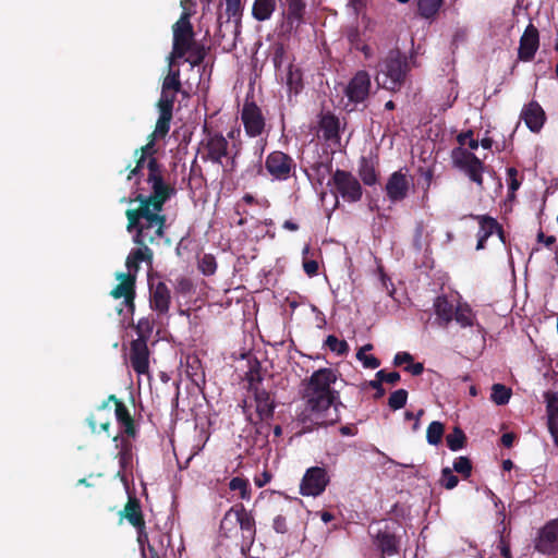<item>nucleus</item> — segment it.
<instances>
[{
	"instance_id": "nucleus-10",
	"label": "nucleus",
	"mask_w": 558,
	"mask_h": 558,
	"mask_svg": "<svg viewBox=\"0 0 558 558\" xmlns=\"http://www.w3.org/2000/svg\"><path fill=\"white\" fill-rule=\"evenodd\" d=\"M253 396L256 404V420L253 417L252 413L247 412V401L243 400L242 409L243 413L246 415V420L254 425L263 421L271 420L276 409L275 397L264 388L254 389Z\"/></svg>"
},
{
	"instance_id": "nucleus-37",
	"label": "nucleus",
	"mask_w": 558,
	"mask_h": 558,
	"mask_svg": "<svg viewBox=\"0 0 558 558\" xmlns=\"http://www.w3.org/2000/svg\"><path fill=\"white\" fill-rule=\"evenodd\" d=\"M359 175L365 185L372 186L377 183V172L374 165L363 157L359 166Z\"/></svg>"
},
{
	"instance_id": "nucleus-1",
	"label": "nucleus",
	"mask_w": 558,
	"mask_h": 558,
	"mask_svg": "<svg viewBox=\"0 0 558 558\" xmlns=\"http://www.w3.org/2000/svg\"><path fill=\"white\" fill-rule=\"evenodd\" d=\"M337 378L335 369L323 367L302 381L303 408L296 414V423L301 426L299 435L340 421L339 407L343 403L339 400V391L332 388Z\"/></svg>"
},
{
	"instance_id": "nucleus-17",
	"label": "nucleus",
	"mask_w": 558,
	"mask_h": 558,
	"mask_svg": "<svg viewBox=\"0 0 558 558\" xmlns=\"http://www.w3.org/2000/svg\"><path fill=\"white\" fill-rule=\"evenodd\" d=\"M116 279L119 280V284H117L110 292V295L113 299H124V304L131 314L135 311V275L134 274H125V272H117Z\"/></svg>"
},
{
	"instance_id": "nucleus-38",
	"label": "nucleus",
	"mask_w": 558,
	"mask_h": 558,
	"mask_svg": "<svg viewBox=\"0 0 558 558\" xmlns=\"http://www.w3.org/2000/svg\"><path fill=\"white\" fill-rule=\"evenodd\" d=\"M132 326L137 335L135 340H142L143 342L148 343L155 326L154 318L143 317L137 322V324H133Z\"/></svg>"
},
{
	"instance_id": "nucleus-53",
	"label": "nucleus",
	"mask_w": 558,
	"mask_h": 558,
	"mask_svg": "<svg viewBox=\"0 0 558 558\" xmlns=\"http://www.w3.org/2000/svg\"><path fill=\"white\" fill-rule=\"evenodd\" d=\"M472 461L464 456L458 457L453 461V470L461 474L463 478H469L472 474Z\"/></svg>"
},
{
	"instance_id": "nucleus-6",
	"label": "nucleus",
	"mask_w": 558,
	"mask_h": 558,
	"mask_svg": "<svg viewBox=\"0 0 558 558\" xmlns=\"http://www.w3.org/2000/svg\"><path fill=\"white\" fill-rule=\"evenodd\" d=\"M191 16V11H183L180 19L172 25L173 40L172 51L169 56L170 63L175 59L184 58L192 45L197 43Z\"/></svg>"
},
{
	"instance_id": "nucleus-9",
	"label": "nucleus",
	"mask_w": 558,
	"mask_h": 558,
	"mask_svg": "<svg viewBox=\"0 0 558 558\" xmlns=\"http://www.w3.org/2000/svg\"><path fill=\"white\" fill-rule=\"evenodd\" d=\"M331 182L337 193L349 203H356L363 196V189L360 181L347 170L337 169L332 173Z\"/></svg>"
},
{
	"instance_id": "nucleus-61",
	"label": "nucleus",
	"mask_w": 558,
	"mask_h": 558,
	"mask_svg": "<svg viewBox=\"0 0 558 558\" xmlns=\"http://www.w3.org/2000/svg\"><path fill=\"white\" fill-rule=\"evenodd\" d=\"M286 54H287V51H286L283 44H277L274 47L271 59H272V63H274V66L276 70H279L282 66Z\"/></svg>"
},
{
	"instance_id": "nucleus-47",
	"label": "nucleus",
	"mask_w": 558,
	"mask_h": 558,
	"mask_svg": "<svg viewBox=\"0 0 558 558\" xmlns=\"http://www.w3.org/2000/svg\"><path fill=\"white\" fill-rule=\"evenodd\" d=\"M445 433V425L441 422L433 421L426 430V439L429 445L437 446L441 442Z\"/></svg>"
},
{
	"instance_id": "nucleus-32",
	"label": "nucleus",
	"mask_w": 558,
	"mask_h": 558,
	"mask_svg": "<svg viewBox=\"0 0 558 558\" xmlns=\"http://www.w3.org/2000/svg\"><path fill=\"white\" fill-rule=\"evenodd\" d=\"M276 7V0H255L252 7V16L258 22L267 21L271 17Z\"/></svg>"
},
{
	"instance_id": "nucleus-2",
	"label": "nucleus",
	"mask_w": 558,
	"mask_h": 558,
	"mask_svg": "<svg viewBox=\"0 0 558 558\" xmlns=\"http://www.w3.org/2000/svg\"><path fill=\"white\" fill-rule=\"evenodd\" d=\"M168 195L163 190L156 189L154 196L137 193L134 198L128 201L129 203H138V207L128 209L125 216L128 218L126 230L135 232L133 242L138 245L130 252V255L140 264L145 262L151 266L154 252L148 245L158 243L165 235L167 217L162 210Z\"/></svg>"
},
{
	"instance_id": "nucleus-18",
	"label": "nucleus",
	"mask_w": 558,
	"mask_h": 558,
	"mask_svg": "<svg viewBox=\"0 0 558 558\" xmlns=\"http://www.w3.org/2000/svg\"><path fill=\"white\" fill-rule=\"evenodd\" d=\"M539 47V33L536 26L530 23L519 41L518 59L522 62H530L534 59Z\"/></svg>"
},
{
	"instance_id": "nucleus-23",
	"label": "nucleus",
	"mask_w": 558,
	"mask_h": 558,
	"mask_svg": "<svg viewBox=\"0 0 558 558\" xmlns=\"http://www.w3.org/2000/svg\"><path fill=\"white\" fill-rule=\"evenodd\" d=\"M120 519H125L137 531L141 536L146 529L141 501L135 496H130L123 510L120 511Z\"/></svg>"
},
{
	"instance_id": "nucleus-50",
	"label": "nucleus",
	"mask_w": 558,
	"mask_h": 558,
	"mask_svg": "<svg viewBox=\"0 0 558 558\" xmlns=\"http://www.w3.org/2000/svg\"><path fill=\"white\" fill-rule=\"evenodd\" d=\"M229 488L231 490H239L241 499H250L251 488L248 481L239 476L231 478L229 482Z\"/></svg>"
},
{
	"instance_id": "nucleus-34",
	"label": "nucleus",
	"mask_w": 558,
	"mask_h": 558,
	"mask_svg": "<svg viewBox=\"0 0 558 558\" xmlns=\"http://www.w3.org/2000/svg\"><path fill=\"white\" fill-rule=\"evenodd\" d=\"M113 441L117 442L116 446L119 449L116 458H118L120 466L125 469L132 461V444L129 438L119 436H114Z\"/></svg>"
},
{
	"instance_id": "nucleus-42",
	"label": "nucleus",
	"mask_w": 558,
	"mask_h": 558,
	"mask_svg": "<svg viewBox=\"0 0 558 558\" xmlns=\"http://www.w3.org/2000/svg\"><path fill=\"white\" fill-rule=\"evenodd\" d=\"M546 412L548 424H558V392L547 391L545 393Z\"/></svg>"
},
{
	"instance_id": "nucleus-56",
	"label": "nucleus",
	"mask_w": 558,
	"mask_h": 558,
	"mask_svg": "<svg viewBox=\"0 0 558 558\" xmlns=\"http://www.w3.org/2000/svg\"><path fill=\"white\" fill-rule=\"evenodd\" d=\"M303 269L308 277H314L318 274V263L315 259H307L306 255L310 253V246L303 248Z\"/></svg>"
},
{
	"instance_id": "nucleus-35",
	"label": "nucleus",
	"mask_w": 558,
	"mask_h": 558,
	"mask_svg": "<svg viewBox=\"0 0 558 558\" xmlns=\"http://www.w3.org/2000/svg\"><path fill=\"white\" fill-rule=\"evenodd\" d=\"M208 50L209 49L204 44L195 43L189 50L185 62H187L191 68L199 66L205 61Z\"/></svg>"
},
{
	"instance_id": "nucleus-43",
	"label": "nucleus",
	"mask_w": 558,
	"mask_h": 558,
	"mask_svg": "<svg viewBox=\"0 0 558 558\" xmlns=\"http://www.w3.org/2000/svg\"><path fill=\"white\" fill-rule=\"evenodd\" d=\"M446 442L451 451H458L465 447L466 436L460 427L456 426L453 430L446 436Z\"/></svg>"
},
{
	"instance_id": "nucleus-60",
	"label": "nucleus",
	"mask_w": 558,
	"mask_h": 558,
	"mask_svg": "<svg viewBox=\"0 0 558 558\" xmlns=\"http://www.w3.org/2000/svg\"><path fill=\"white\" fill-rule=\"evenodd\" d=\"M457 141L461 146L468 145L470 149L475 150L478 147V141L473 137V131L469 130L460 133Z\"/></svg>"
},
{
	"instance_id": "nucleus-3",
	"label": "nucleus",
	"mask_w": 558,
	"mask_h": 558,
	"mask_svg": "<svg viewBox=\"0 0 558 558\" xmlns=\"http://www.w3.org/2000/svg\"><path fill=\"white\" fill-rule=\"evenodd\" d=\"M203 136L197 146V156L203 162L222 167L223 172L232 173L238 168L241 142L229 143L228 138L207 123L202 126Z\"/></svg>"
},
{
	"instance_id": "nucleus-39",
	"label": "nucleus",
	"mask_w": 558,
	"mask_h": 558,
	"mask_svg": "<svg viewBox=\"0 0 558 558\" xmlns=\"http://www.w3.org/2000/svg\"><path fill=\"white\" fill-rule=\"evenodd\" d=\"M444 0H417L418 14L426 19H433L437 15Z\"/></svg>"
},
{
	"instance_id": "nucleus-44",
	"label": "nucleus",
	"mask_w": 558,
	"mask_h": 558,
	"mask_svg": "<svg viewBox=\"0 0 558 558\" xmlns=\"http://www.w3.org/2000/svg\"><path fill=\"white\" fill-rule=\"evenodd\" d=\"M287 86L289 92L295 95L303 88L302 73L299 69H294L292 64L288 68Z\"/></svg>"
},
{
	"instance_id": "nucleus-55",
	"label": "nucleus",
	"mask_w": 558,
	"mask_h": 558,
	"mask_svg": "<svg viewBox=\"0 0 558 558\" xmlns=\"http://www.w3.org/2000/svg\"><path fill=\"white\" fill-rule=\"evenodd\" d=\"M459 483V478L453 474L450 468H445L441 470L440 484L446 489H453Z\"/></svg>"
},
{
	"instance_id": "nucleus-33",
	"label": "nucleus",
	"mask_w": 558,
	"mask_h": 558,
	"mask_svg": "<svg viewBox=\"0 0 558 558\" xmlns=\"http://www.w3.org/2000/svg\"><path fill=\"white\" fill-rule=\"evenodd\" d=\"M453 319L462 327H472L476 323V315L468 303H459L453 313Z\"/></svg>"
},
{
	"instance_id": "nucleus-46",
	"label": "nucleus",
	"mask_w": 558,
	"mask_h": 558,
	"mask_svg": "<svg viewBox=\"0 0 558 558\" xmlns=\"http://www.w3.org/2000/svg\"><path fill=\"white\" fill-rule=\"evenodd\" d=\"M161 89L174 90L179 93L182 90L179 69L173 70L171 66L169 68L168 74L162 81Z\"/></svg>"
},
{
	"instance_id": "nucleus-51",
	"label": "nucleus",
	"mask_w": 558,
	"mask_h": 558,
	"mask_svg": "<svg viewBox=\"0 0 558 558\" xmlns=\"http://www.w3.org/2000/svg\"><path fill=\"white\" fill-rule=\"evenodd\" d=\"M198 269L204 276H211L217 270L216 258L211 254H204L198 259Z\"/></svg>"
},
{
	"instance_id": "nucleus-12",
	"label": "nucleus",
	"mask_w": 558,
	"mask_h": 558,
	"mask_svg": "<svg viewBox=\"0 0 558 558\" xmlns=\"http://www.w3.org/2000/svg\"><path fill=\"white\" fill-rule=\"evenodd\" d=\"M265 168L274 179L286 181L294 174L295 162L288 154L275 150L266 157Z\"/></svg>"
},
{
	"instance_id": "nucleus-49",
	"label": "nucleus",
	"mask_w": 558,
	"mask_h": 558,
	"mask_svg": "<svg viewBox=\"0 0 558 558\" xmlns=\"http://www.w3.org/2000/svg\"><path fill=\"white\" fill-rule=\"evenodd\" d=\"M325 345L338 355H344L349 351V344L345 340H339L336 336L329 335L325 340Z\"/></svg>"
},
{
	"instance_id": "nucleus-40",
	"label": "nucleus",
	"mask_w": 558,
	"mask_h": 558,
	"mask_svg": "<svg viewBox=\"0 0 558 558\" xmlns=\"http://www.w3.org/2000/svg\"><path fill=\"white\" fill-rule=\"evenodd\" d=\"M226 4V14L228 16V22L233 19L235 23V28L238 29L241 26V20L244 11V7L242 4V0H223Z\"/></svg>"
},
{
	"instance_id": "nucleus-14",
	"label": "nucleus",
	"mask_w": 558,
	"mask_h": 558,
	"mask_svg": "<svg viewBox=\"0 0 558 558\" xmlns=\"http://www.w3.org/2000/svg\"><path fill=\"white\" fill-rule=\"evenodd\" d=\"M371 87V75L367 71L360 70L349 81L344 89V94L350 102L357 105L364 102L368 98Z\"/></svg>"
},
{
	"instance_id": "nucleus-63",
	"label": "nucleus",
	"mask_w": 558,
	"mask_h": 558,
	"mask_svg": "<svg viewBox=\"0 0 558 558\" xmlns=\"http://www.w3.org/2000/svg\"><path fill=\"white\" fill-rule=\"evenodd\" d=\"M272 529L280 534L288 532L287 517L282 513L276 515L272 521Z\"/></svg>"
},
{
	"instance_id": "nucleus-31",
	"label": "nucleus",
	"mask_w": 558,
	"mask_h": 558,
	"mask_svg": "<svg viewBox=\"0 0 558 558\" xmlns=\"http://www.w3.org/2000/svg\"><path fill=\"white\" fill-rule=\"evenodd\" d=\"M185 375L196 386L205 383V373L201 360L196 355H187Z\"/></svg>"
},
{
	"instance_id": "nucleus-21",
	"label": "nucleus",
	"mask_w": 558,
	"mask_h": 558,
	"mask_svg": "<svg viewBox=\"0 0 558 558\" xmlns=\"http://www.w3.org/2000/svg\"><path fill=\"white\" fill-rule=\"evenodd\" d=\"M286 1L288 9L287 12L283 13L284 22L282 24V28L286 33L291 34L292 32H296L299 27L304 23L306 3L304 0Z\"/></svg>"
},
{
	"instance_id": "nucleus-36",
	"label": "nucleus",
	"mask_w": 558,
	"mask_h": 558,
	"mask_svg": "<svg viewBox=\"0 0 558 558\" xmlns=\"http://www.w3.org/2000/svg\"><path fill=\"white\" fill-rule=\"evenodd\" d=\"M159 118L156 122V126L154 132L149 135V137H158L163 138L170 130V123L173 117L172 111L158 110Z\"/></svg>"
},
{
	"instance_id": "nucleus-11",
	"label": "nucleus",
	"mask_w": 558,
	"mask_h": 558,
	"mask_svg": "<svg viewBox=\"0 0 558 558\" xmlns=\"http://www.w3.org/2000/svg\"><path fill=\"white\" fill-rule=\"evenodd\" d=\"M330 483V477L326 468H308L300 483V494L302 496H320Z\"/></svg>"
},
{
	"instance_id": "nucleus-26",
	"label": "nucleus",
	"mask_w": 558,
	"mask_h": 558,
	"mask_svg": "<svg viewBox=\"0 0 558 558\" xmlns=\"http://www.w3.org/2000/svg\"><path fill=\"white\" fill-rule=\"evenodd\" d=\"M114 415L122 433L128 438H136L138 430L135 421L123 402L118 403V409H114Z\"/></svg>"
},
{
	"instance_id": "nucleus-45",
	"label": "nucleus",
	"mask_w": 558,
	"mask_h": 558,
	"mask_svg": "<svg viewBox=\"0 0 558 558\" xmlns=\"http://www.w3.org/2000/svg\"><path fill=\"white\" fill-rule=\"evenodd\" d=\"M512 391L502 384H494L492 387L490 399L497 405H505L509 402Z\"/></svg>"
},
{
	"instance_id": "nucleus-16",
	"label": "nucleus",
	"mask_w": 558,
	"mask_h": 558,
	"mask_svg": "<svg viewBox=\"0 0 558 558\" xmlns=\"http://www.w3.org/2000/svg\"><path fill=\"white\" fill-rule=\"evenodd\" d=\"M238 526L241 531L240 550L245 555L255 542L256 522L252 512L247 511L242 504L238 505Z\"/></svg>"
},
{
	"instance_id": "nucleus-24",
	"label": "nucleus",
	"mask_w": 558,
	"mask_h": 558,
	"mask_svg": "<svg viewBox=\"0 0 558 558\" xmlns=\"http://www.w3.org/2000/svg\"><path fill=\"white\" fill-rule=\"evenodd\" d=\"M521 118L532 132H538L546 120L545 111L535 100L530 101L523 107Z\"/></svg>"
},
{
	"instance_id": "nucleus-64",
	"label": "nucleus",
	"mask_w": 558,
	"mask_h": 558,
	"mask_svg": "<svg viewBox=\"0 0 558 558\" xmlns=\"http://www.w3.org/2000/svg\"><path fill=\"white\" fill-rule=\"evenodd\" d=\"M413 362V356L409 352H398L393 357V365L401 366Z\"/></svg>"
},
{
	"instance_id": "nucleus-8",
	"label": "nucleus",
	"mask_w": 558,
	"mask_h": 558,
	"mask_svg": "<svg viewBox=\"0 0 558 558\" xmlns=\"http://www.w3.org/2000/svg\"><path fill=\"white\" fill-rule=\"evenodd\" d=\"M409 70L407 57L398 49L390 50L381 66V72L386 76L384 87L389 90L399 89L404 83Z\"/></svg>"
},
{
	"instance_id": "nucleus-28",
	"label": "nucleus",
	"mask_w": 558,
	"mask_h": 558,
	"mask_svg": "<svg viewBox=\"0 0 558 558\" xmlns=\"http://www.w3.org/2000/svg\"><path fill=\"white\" fill-rule=\"evenodd\" d=\"M238 505L232 506L223 515L220 527L219 536L221 538H231L238 533Z\"/></svg>"
},
{
	"instance_id": "nucleus-4",
	"label": "nucleus",
	"mask_w": 558,
	"mask_h": 558,
	"mask_svg": "<svg viewBox=\"0 0 558 558\" xmlns=\"http://www.w3.org/2000/svg\"><path fill=\"white\" fill-rule=\"evenodd\" d=\"M158 137H149V142L142 146L141 148L135 149L134 157H137L138 154L146 156L148 158L146 169H147V178L146 182L150 185L151 193L148 196H154L156 193V189L163 190L168 195L167 202L175 195L177 191L173 185L165 181V167L162 163L158 161L155 157L156 147L155 141Z\"/></svg>"
},
{
	"instance_id": "nucleus-52",
	"label": "nucleus",
	"mask_w": 558,
	"mask_h": 558,
	"mask_svg": "<svg viewBox=\"0 0 558 558\" xmlns=\"http://www.w3.org/2000/svg\"><path fill=\"white\" fill-rule=\"evenodd\" d=\"M408 391L403 388L391 392L388 398V405L391 410H400L407 404Z\"/></svg>"
},
{
	"instance_id": "nucleus-22",
	"label": "nucleus",
	"mask_w": 558,
	"mask_h": 558,
	"mask_svg": "<svg viewBox=\"0 0 558 558\" xmlns=\"http://www.w3.org/2000/svg\"><path fill=\"white\" fill-rule=\"evenodd\" d=\"M410 182L408 177L401 170L390 174L385 187L387 197L392 203L403 201L408 196Z\"/></svg>"
},
{
	"instance_id": "nucleus-7",
	"label": "nucleus",
	"mask_w": 558,
	"mask_h": 558,
	"mask_svg": "<svg viewBox=\"0 0 558 558\" xmlns=\"http://www.w3.org/2000/svg\"><path fill=\"white\" fill-rule=\"evenodd\" d=\"M451 159L454 168L463 172L480 191H484L483 174L486 166L474 153L463 147H457L452 149Z\"/></svg>"
},
{
	"instance_id": "nucleus-5",
	"label": "nucleus",
	"mask_w": 558,
	"mask_h": 558,
	"mask_svg": "<svg viewBox=\"0 0 558 558\" xmlns=\"http://www.w3.org/2000/svg\"><path fill=\"white\" fill-rule=\"evenodd\" d=\"M402 525L398 520H381L371 533L373 544L379 550L383 558L397 556L401 549Z\"/></svg>"
},
{
	"instance_id": "nucleus-15",
	"label": "nucleus",
	"mask_w": 558,
	"mask_h": 558,
	"mask_svg": "<svg viewBox=\"0 0 558 558\" xmlns=\"http://www.w3.org/2000/svg\"><path fill=\"white\" fill-rule=\"evenodd\" d=\"M534 548L544 555L558 553V518L548 521L537 534Z\"/></svg>"
},
{
	"instance_id": "nucleus-19",
	"label": "nucleus",
	"mask_w": 558,
	"mask_h": 558,
	"mask_svg": "<svg viewBox=\"0 0 558 558\" xmlns=\"http://www.w3.org/2000/svg\"><path fill=\"white\" fill-rule=\"evenodd\" d=\"M130 364L133 371L138 375H145L149 372V349L147 343L142 340H132L130 344Z\"/></svg>"
},
{
	"instance_id": "nucleus-27",
	"label": "nucleus",
	"mask_w": 558,
	"mask_h": 558,
	"mask_svg": "<svg viewBox=\"0 0 558 558\" xmlns=\"http://www.w3.org/2000/svg\"><path fill=\"white\" fill-rule=\"evenodd\" d=\"M435 314L439 326L446 328L453 320L456 307L449 302L446 295H439L434 301Z\"/></svg>"
},
{
	"instance_id": "nucleus-57",
	"label": "nucleus",
	"mask_w": 558,
	"mask_h": 558,
	"mask_svg": "<svg viewBox=\"0 0 558 558\" xmlns=\"http://www.w3.org/2000/svg\"><path fill=\"white\" fill-rule=\"evenodd\" d=\"M508 177V193L509 196H513L515 191L519 190L521 181L518 179V170L514 167L507 169Z\"/></svg>"
},
{
	"instance_id": "nucleus-13",
	"label": "nucleus",
	"mask_w": 558,
	"mask_h": 558,
	"mask_svg": "<svg viewBox=\"0 0 558 558\" xmlns=\"http://www.w3.org/2000/svg\"><path fill=\"white\" fill-rule=\"evenodd\" d=\"M241 121L246 135L258 137L263 134L266 120L262 109L254 101H245L241 110Z\"/></svg>"
},
{
	"instance_id": "nucleus-58",
	"label": "nucleus",
	"mask_w": 558,
	"mask_h": 558,
	"mask_svg": "<svg viewBox=\"0 0 558 558\" xmlns=\"http://www.w3.org/2000/svg\"><path fill=\"white\" fill-rule=\"evenodd\" d=\"M356 359L362 362L365 368L375 369L380 365V361L376 356L367 355L364 353V350H359L356 352Z\"/></svg>"
},
{
	"instance_id": "nucleus-54",
	"label": "nucleus",
	"mask_w": 558,
	"mask_h": 558,
	"mask_svg": "<svg viewBox=\"0 0 558 558\" xmlns=\"http://www.w3.org/2000/svg\"><path fill=\"white\" fill-rule=\"evenodd\" d=\"M246 380L248 383V392L254 393V389L260 388L259 384L263 381V376L260 374L259 364L250 369V372L246 374Z\"/></svg>"
},
{
	"instance_id": "nucleus-59",
	"label": "nucleus",
	"mask_w": 558,
	"mask_h": 558,
	"mask_svg": "<svg viewBox=\"0 0 558 558\" xmlns=\"http://www.w3.org/2000/svg\"><path fill=\"white\" fill-rule=\"evenodd\" d=\"M174 289L177 293L186 295L190 294L193 290V282L187 277H179L175 280Z\"/></svg>"
},
{
	"instance_id": "nucleus-48",
	"label": "nucleus",
	"mask_w": 558,
	"mask_h": 558,
	"mask_svg": "<svg viewBox=\"0 0 558 558\" xmlns=\"http://www.w3.org/2000/svg\"><path fill=\"white\" fill-rule=\"evenodd\" d=\"M179 92L161 89L160 98L157 102L158 110H166L173 112L174 101Z\"/></svg>"
},
{
	"instance_id": "nucleus-29",
	"label": "nucleus",
	"mask_w": 558,
	"mask_h": 558,
	"mask_svg": "<svg viewBox=\"0 0 558 558\" xmlns=\"http://www.w3.org/2000/svg\"><path fill=\"white\" fill-rule=\"evenodd\" d=\"M319 128L326 141L338 142L340 140V122L335 114L330 112L324 114L319 121Z\"/></svg>"
},
{
	"instance_id": "nucleus-20",
	"label": "nucleus",
	"mask_w": 558,
	"mask_h": 558,
	"mask_svg": "<svg viewBox=\"0 0 558 558\" xmlns=\"http://www.w3.org/2000/svg\"><path fill=\"white\" fill-rule=\"evenodd\" d=\"M171 304V291L168 286L159 281L149 288V305L158 315H166Z\"/></svg>"
},
{
	"instance_id": "nucleus-25",
	"label": "nucleus",
	"mask_w": 558,
	"mask_h": 558,
	"mask_svg": "<svg viewBox=\"0 0 558 558\" xmlns=\"http://www.w3.org/2000/svg\"><path fill=\"white\" fill-rule=\"evenodd\" d=\"M470 217L477 220L480 225L476 250H483L487 239L499 229V222L488 215H471Z\"/></svg>"
},
{
	"instance_id": "nucleus-30",
	"label": "nucleus",
	"mask_w": 558,
	"mask_h": 558,
	"mask_svg": "<svg viewBox=\"0 0 558 558\" xmlns=\"http://www.w3.org/2000/svg\"><path fill=\"white\" fill-rule=\"evenodd\" d=\"M266 146L265 140H258L256 141V144L254 146V153L253 158L250 162V165L244 170L243 175L254 178L259 175L263 172V154Z\"/></svg>"
},
{
	"instance_id": "nucleus-62",
	"label": "nucleus",
	"mask_w": 558,
	"mask_h": 558,
	"mask_svg": "<svg viewBox=\"0 0 558 558\" xmlns=\"http://www.w3.org/2000/svg\"><path fill=\"white\" fill-rule=\"evenodd\" d=\"M375 377L381 384L387 383V384L396 385L400 380V374L398 372L387 373L385 369L378 371L376 373Z\"/></svg>"
},
{
	"instance_id": "nucleus-41",
	"label": "nucleus",
	"mask_w": 558,
	"mask_h": 558,
	"mask_svg": "<svg viewBox=\"0 0 558 558\" xmlns=\"http://www.w3.org/2000/svg\"><path fill=\"white\" fill-rule=\"evenodd\" d=\"M311 171L313 172L314 179L317 181V183L323 184L325 179L332 171V161H331V159L315 161L311 166Z\"/></svg>"
}]
</instances>
